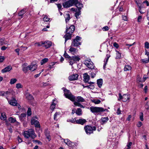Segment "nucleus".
Instances as JSON below:
<instances>
[{"label":"nucleus","instance_id":"ddd939ff","mask_svg":"<svg viewBox=\"0 0 149 149\" xmlns=\"http://www.w3.org/2000/svg\"><path fill=\"white\" fill-rule=\"evenodd\" d=\"M75 30L74 26L73 25H71L69 28L66 29V32L72 33Z\"/></svg>","mask_w":149,"mask_h":149},{"label":"nucleus","instance_id":"13d9d810","mask_svg":"<svg viewBox=\"0 0 149 149\" xmlns=\"http://www.w3.org/2000/svg\"><path fill=\"white\" fill-rule=\"evenodd\" d=\"M145 47L147 49L149 48V43L148 42H145Z\"/></svg>","mask_w":149,"mask_h":149},{"label":"nucleus","instance_id":"58836bf2","mask_svg":"<svg viewBox=\"0 0 149 149\" xmlns=\"http://www.w3.org/2000/svg\"><path fill=\"white\" fill-rule=\"evenodd\" d=\"M116 58L120 59L121 58V54L118 51H116Z\"/></svg>","mask_w":149,"mask_h":149},{"label":"nucleus","instance_id":"3c124183","mask_svg":"<svg viewBox=\"0 0 149 149\" xmlns=\"http://www.w3.org/2000/svg\"><path fill=\"white\" fill-rule=\"evenodd\" d=\"M76 120L75 118H72L69 120V121L67 120L68 121H70L73 123H76Z\"/></svg>","mask_w":149,"mask_h":149},{"label":"nucleus","instance_id":"1a4fd4ad","mask_svg":"<svg viewBox=\"0 0 149 149\" xmlns=\"http://www.w3.org/2000/svg\"><path fill=\"white\" fill-rule=\"evenodd\" d=\"M9 104L12 106H15L17 105V101L14 98H12L11 100H9L7 97L6 98Z\"/></svg>","mask_w":149,"mask_h":149},{"label":"nucleus","instance_id":"37998d69","mask_svg":"<svg viewBox=\"0 0 149 149\" xmlns=\"http://www.w3.org/2000/svg\"><path fill=\"white\" fill-rule=\"evenodd\" d=\"M25 13V10L24 9L21 10L19 13L18 15L19 16H22Z\"/></svg>","mask_w":149,"mask_h":149},{"label":"nucleus","instance_id":"f03ea898","mask_svg":"<svg viewBox=\"0 0 149 149\" xmlns=\"http://www.w3.org/2000/svg\"><path fill=\"white\" fill-rule=\"evenodd\" d=\"M62 89L64 92V94L66 97L68 98L72 101H74L75 97L69 91L65 89L64 88H63Z\"/></svg>","mask_w":149,"mask_h":149},{"label":"nucleus","instance_id":"a19ab883","mask_svg":"<svg viewBox=\"0 0 149 149\" xmlns=\"http://www.w3.org/2000/svg\"><path fill=\"white\" fill-rule=\"evenodd\" d=\"M23 86L21 83H18L16 85V87L17 89L22 88L23 87Z\"/></svg>","mask_w":149,"mask_h":149},{"label":"nucleus","instance_id":"412c9836","mask_svg":"<svg viewBox=\"0 0 149 149\" xmlns=\"http://www.w3.org/2000/svg\"><path fill=\"white\" fill-rule=\"evenodd\" d=\"M84 80L85 82H87L89 79V76L87 73H85L84 74Z\"/></svg>","mask_w":149,"mask_h":149},{"label":"nucleus","instance_id":"5fc2aeb1","mask_svg":"<svg viewBox=\"0 0 149 149\" xmlns=\"http://www.w3.org/2000/svg\"><path fill=\"white\" fill-rule=\"evenodd\" d=\"M132 142H130L128 143L127 145V148L126 149H130V147L132 145Z\"/></svg>","mask_w":149,"mask_h":149},{"label":"nucleus","instance_id":"393cba45","mask_svg":"<svg viewBox=\"0 0 149 149\" xmlns=\"http://www.w3.org/2000/svg\"><path fill=\"white\" fill-rule=\"evenodd\" d=\"M65 143L69 146H71L72 145V143L68 139L64 140Z\"/></svg>","mask_w":149,"mask_h":149},{"label":"nucleus","instance_id":"69168bd1","mask_svg":"<svg viewBox=\"0 0 149 149\" xmlns=\"http://www.w3.org/2000/svg\"><path fill=\"white\" fill-rule=\"evenodd\" d=\"M56 5L57 6L59 9L60 10L61 9L62 6L61 4H57Z\"/></svg>","mask_w":149,"mask_h":149},{"label":"nucleus","instance_id":"338daca9","mask_svg":"<svg viewBox=\"0 0 149 149\" xmlns=\"http://www.w3.org/2000/svg\"><path fill=\"white\" fill-rule=\"evenodd\" d=\"M5 95V92L3 91H0V96H4Z\"/></svg>","mask_w":149,"mask_h":149},{"label":"nucleus","instance_id":"a18cd8bd","mask_svg":"<svg viewBox=\"0 0 149 149\" xmlns=\"http://www.w3.org/2000/svg\"><path fill=\"white\" fill-rule=\"evenodd\" d=\"M50 18H48L46 15L43 17V20L44 22H47L49 21Z\"/></svg>","mask_w":149,"mask_h":149},{"label":"nucleus","instance_id":"052dcab7","mask_svg":"<svg viewBox=\"0 0 149 149\" xmlns=\"http://www.w3.org/2000/svg\"><path fill=\"white\" fill-rule=\"evenodd\" d=\"M109 27L107 26H104L102 28V29L104 31H108L109 30Z\"/></svg>","mask_w":149,"mask_h":149},{"label":"nucleus","instance_id":"c9c22d12","mask_svg":"<svg viewBox=\"0 0 149 149\" xmlns=\"http://www.w3.org/2000/svg\"><path fill=\"white\" fill-rule=\"evenodd\" d=\"M75 113L78 115H81L82 114L81 110L80 108H78L76 111Z\"/></svg>","mask_w":149,"mask_h":149},{"label":"nucleus","instance_id":"49530a36","mask_svg":"<svg viewBox=\"0 0 149 149\" xmlns=\"http://www.w3.org/2000/svg\"><path fill=\"white\" fill-rule=\"evenodd\" d=\"M31 114V111L30 108H29L27 111V115L28 116H30Z\"/></svg>","mask_w":149,"mask_h":149},{"label":"nucleus","instance_id":"f8f14e48","mask_svg":"<svg viewBox=\"0 0 149 149\" xmlns=\"http://www.w3.org/2000/svg\"><path fill=\"white\" fill-rule=\"evenodd\" d=\"M61 116V113L60 112H56L54 115V119L57 121Z\"/></svg>","mask_w":149,"mask_h":149},{"label":"nucleus","instance_id":"c03bdc74","mask_svg":"<svg viewBox=\"0 0 149 149\" xmlns=\"http://www.w3.org/2000/svg\"><path fill=\"white\" fill-rule=\"evenodd\" d=\"M26 98L28 100H31L33 99V96L30 94H28L26 96Z\"/></svg>","mask_w":149,"mask_h":149},{"label":"nucleus","instance_id":"2f4dec72","mask_svg":"<svg viewBox=\"0 0 149 149\" xmlns=\"http://www.w3.org/2000/svg\"><path fill=\"white\" fill-rule=\"evenodd\" d=\"M1 118L2 120H4L6 119V116L5 113H3L1 114Z\"/></svg>","mask_w":149,"mask_h":149},{"label":"nucleus","instance_id":"09e8293b","mask_svg":"<svg viewBox=\"0 0 149 149\" xmlns=\"http://www.w3.org/2000/svg\"><path fill=\"white\" fill-rule=\"evenodd\" d=\"M101 102L100 100H99L94 99V103L95 104H98Z\"/></svg>","mask_w":149,"mask_h":149},{"label":"nucleus","instance_id":"6e6552de","mask_svg":"<svg viewBox=\"0 0 149 149\" xmlns=\"http://www.w3.org/2000/svg\"><path fill=\"white\" fill-rule=\"evenodd\" d=\"M107 109H104L102 107H94V112L100 113L101 112L105 111Z\"/></svg>","mask_w":149,"mask_h":149},{"label":"nucleus","instance_id":"39448f33","mask_svg":"<svg viewBox=\"0 0 149 149\" xmlns=\"http://www.w3.org/2000/svg\"><path fill=\"white\" fill-rule=\"evenodd\" d=\"M119 99H118V100H121V99H122V101L124 102H125L129 100L130 96V95L128 94H125L123 95V96H122L120 94H119Z\"/></svg>","mask_w":149,"mask_h":149},{"label":"nucleus","instance_id":"b1692460","mask_svg":"<svg viewBox=\"0 0 149 149\" xmlns=\"http://www.w3.org/2000/svg\"><path fill=\"white\" fill-rule=\"evenodd\" d=\"M56 104V101L55 100H53L52 103L50 107V109L52 111L53 110L55 107V105Z\"/></svg>","mask_w":149,"mask_h":149},{"label":"nucleus","instance_id":"c756f323","mask_svg":"<svg viewBox=\"0 0 149 149\" xmlns=\"http://www.w3.org/2000/svg\"><path fill=\"white\" fill-rule=\"evenodd\" d=\"M109 120V118L107 117H104L102 118V123L103 124L106 123Z\"/></svg>","mask_w":149,"mask_h":149},{"label":"nucleus","instance_id":"e433bc0d","mask_svg":"<svg viewBox=\"0 0 149 149\" xmlns=\"http://www.w3.org/2000/svg\"><path fill=\"white\" fill-rule=\"evenodd\" d=\"M17 79L16 78H12L10 80V84L11 85L15 84L17 81Z\"/></svg>","mask_w":149,"mask_h":149},{"label":"nucleus","instance_id":"a878e982","mask_svg":"<svg viewBox=\"0 0 149 149\" xmlns=\"http://www.w3.org/2000/svg\"><path fill=\"white\" fill-rule=\"evenodd\" d=\"M132 68V67L130 65H125L124 67V71H130L131 70Z\"/></svg>","mask_w":149,"mask_h":149},{"label":"nucleus","instance_id":"603ef678","mask_svg":"<svg viewBox=\"0 0 149 149\" xmlns=\"http://www.w3.org/2000/svg\"><path fill=\"white\" fill-rule=\"evenodd\" d=\"M145 109L147 110L149 109V101L147 102L145 105Z\"/></svg>","mask_w":149,"mask_h":149},{"label":"nucleus","instance_id":"f257e3e1","mask_svg":"<svg viewBox=\"0 0 149 149\" xmlns=\"http://www.w3.org/2000/svg\"><path fill=\"white\" fill-rule=\"evenodd\" d=\"M23 135L25 138L26 139H28L29 137L34 139L36 136L34 130L32 129H29L27 131H24Z\"/></svg>","mask_w":149,"mask_h":149},{"label":"nucleus","instance_id":"f704fd0d","mask_svg":"<svg viewBox=\"0 0 149 149\" xmlns=\"http://www.w3.org/2000/svg\"><path fill=\"white\" fill-rule=\"evenodd\" d=\"M74 104L75 106H78L81 108H84V107L82 105L77 102H74Z\"/></svg>","mask_w":149,"mask_h":149},{"label":"nucleus","instance_id":"9d476101","mask_svg":"<svg viewBox=\"0 0 149 149\" xmlns=\"http://www.w3.org/2000/svg\"><path fill=\"white\" fill-rule=\"evenodd\" d=\"M78 75L77 74H73L68 77V79L70 81H74L77 80Z\"/></svg>","mask_w":149,"mask_h":149},{"label":"nucleus","instance_id":"7c9ffc66","mask_svg":"<svg viewBox=\"0 0 149 149\" xmlns=\"http://www.w3.org/2000/svg\"><path fill=\"white\" fill-rule=\"evenodd\" d=\"M72 58H73L75 62L79 61L80 59L79 57L78 56H72Z\"/></svg>","mask_w":149,"mask_h":149},{"label":"nucleus","instance_id":"ea45409f","mask_svg":"<svg viewBox=\"0 0 149 149\" xmlns=\"http://www.w3.org/2000/svg\"><path fill=\"white\" fill-rule=\"evenodd\" d=\"M8 120L9 121H10L11 123H14L15 122H16V120L15 118H14L12 117H10L8 119Z\"/></svg>","mask_w":149,"mask_h":149},{"label":"nucleus","instance_id":"72a5a7b5","mask_svg":"<svg viewBox=\"0 0 149 149\" xmlns=\"http://www.w3.org/2000/svg\"><path fill=\"white\" fill-rule=\"evenodd\" d=\"M68 60L69 61L70 64L72 65L74 63H75V62L73 58H72V57H71Z\"/></svg>","mask_w":149,"mask_h":149},{"label":"nucleus","instance_id":"aec40b11","mask_svg":"<svg viewBox=\"0 0 149 149\" xmlns=\"http://www.w3.org/2000/svg\"><path fill=\"white\" fill-rule=\"evenodd\" d=\"M86 122V120L85 119H80L76 120V123L83 125Z\"/></svg>","mask_w":149,"mask_h":149},{"label":"nucleus","instance_id":"4468645a","mask_svg":"<svg viewBox=\"0 0 149 149\" xmlns=\"http://www.w3.org/2000/svg\"><path fill=\"white\" fill-rule=\"evenodd\" d=\"M109 52L108 53V54L106 55V58L104 60V64L103 65V68L104 69H105V68H106V66L107 63L109 59V58L110 57V55L109 54Z\"/></svg>","mask_w":149,"mask_h":149},{"label":"nucleus","instance_id":"6ab92c4d","mask_svg":"<svg viewBox=\"0 0 149 149\" xmlns=\"http://www.w3.org/2000/svg\"><path fill=\"white\" fill-rule=\"evenodd\" d=\"M12 69V67L10 65H9L5 68L1 70L2 73L10 71Z\"/></svg>","mask_w":149,"mask_h":149},{"label":"nucleus","instance_id":"6e6d98bb","mask_svg":"<svg viewBox=\"0 0 149 149\" xmlns=\"http://www.w3.org/2000/svg\"><path fill=\"white\" fill-rule=\"evenodd\" d=\"M140 120L141 121H143V114L142 112H141L140 113Z\"/></svg>","mask_w":149,"mask_h":149},{"label":"nucleus","instance_id":"de8ad7c7","mask_svg":"<svg viewBox=\"0 0 149 149\" xmlns=\"http://www.w3.org/2000/svg\"><path fill=\"white\" fill-rule=\"evenodd\" d=\"M35 125V127H40V124H39V122L38 121H36V123H35L34 124Z\"/></svg>","mask_w":149,"mask_h":149},{"label":"nucleus","instance_id":"4d7b16f0","mask_svg":"<svg viewBox=\"0 0 149 149\" xmlns=\"http://www.w3.org/2000/svg\"><path fill=\"white\" fill-rule=\"evenodd\" d=\"M142 19V17L141 16H139L137 18V21L138 22H140Z\"/></svg>","mask_w":149,"mask_h":149},{"label":"nucleus","instance_id":"7ed1b4c3","mask_svg":"<svg viewBox=\"0 0 149 149\" xmlns=\"http://www.w3.org/2000/svg\"><path fill=\"white\" fill-rule=\"evenodd\" d=\"M36 44L38 46H43L45 47V48L47 49L52 45V43L50 41H46L45 42L42 41L37 42Z\"/></svg>","mask_w":149,"mask_h":149},{"label":"nucleus","instance_id":"a211bd4d","mask_svg":"<svg viewBox=\"0 0 149 149\" xmlns=\"http://www.w3.org/2000/svg\"><path fill=\"white\" fill-rule=\"evenodd\" d=\"M72 33L67 32V33L65 35L64 37L65 38V43L66 41L69 39H71Z\"/></svg>","mask_w":149,"mask_h":149},{"label":"nucleus","instance_id":"f3484780","mask_svg":"<svg viewBox=\"0 0 149 149\" xmlns=\"http://www.w3.org/2000/svg\"><path fill=\"white\" fill-rule=\"evenodd\" d=\"M22 70L25 73H26L29 70V65L27 66V63H24L22 65Z\"/></svg>","mask_w":149,"mask_h":149},{"label":"nucleus","instance_id":"5701e85b","mask_svg":"<svg viewBox=\"0 0 149 149\" xmlns=\"http://www.w3.org/2000/svg\"><path fill=\"white\" fill-rule=\"evenodd\" d=\"M97 84L99 88H101L103 84V80L102 79H98L97 80Z\"/></svg>","mask_w":149,"mask_h":149},{"label":"nucleus","instance_id":"dca6fc26","mask_svg":"<svg viewBox=\"0 0 149 149\" xmlns=\"http://www.w3.org/2000/svg\"><path fill=\"white\" fill-rule=\"evenodd\" d=\"M37 68V65L35 64H31L29 65V70L31 71H33L36 69Z\"/></svg>","mask_w":149,"mask_h":149},{"label":"nucleus","instance_id":"4be33fe9","mask_svg":"<svg viewBox=\"0 0 149 149\" xmlns=\"http://www.w3.org/2000/svg\"><path fill=\"white\" fill-rule=\"evenodd\" d=\"M71 45L70 47L69 51L73 54H76L77 52V50L76 49L72 47Z\"/></svg>","mask_w":149,"mask_h":149},{"label":"nucleus","instance_id":"9b49d317","mask_svg":"<svg viewBox=\"0 0 149 149\" xmlns=\"http://www.w3.org/2000/svg\"><path fill=\"white\" fill-rule=\"evenodd\" d=\"M91 62L89 60H86L84 62V64L89 68L92 69L93 68V65L91 64Z\"/></svg>","mask_w":149,"mask_h":149},{"label":"nucleus","instance_id":"c85d7f7f","mask_svg":"<svg viewBox=\"0 0 149 149\" xmlns=\"http://www.w3.org/2000/svg\"><path fill=\"white\" fill-rule=\"evenodd\" d=\"M136 3L137 4L139 9L143 8V7L142 6L143 4H142V2H141L140 1H136Z\"/></svg>","mask_w":149,"mask_h":149},{"label":"nucleus","instance_id":"423d86ee","mask_svg":"<svg viewBox=\"0 0 149 149\" xmlns=\"http://www.w3.org/2000/svg\"><path fill=\"white\" fill-rule=\"evenodd\" d=\"M80 39L81 38L80 37L78 36H76L75 38L72 42L71 45L73 46H77L80 45L81 44L79 42V40H80Z\"/></svg>","mask_w":149,"mask_h":149},{"label":"nucleus","instance_id":"2eb2a0df","mask_svg":"<svg viewBox=\"0 0 149 149\" xmlns=\"http://www.w3.org/2000/svg\"><path fill=\"white\" fill-rule=\"evenodd\" d=\"M76 2L74 3V5H75L76 7L78 8L79 10H80L83 7V5L81 3L79 2L78 0H77Z\"/></svg>","mask_w":149,"mask_h":149},{"label":"nucleus","instance_id":"0eeeda50","mask_svg":"<svg viewBox=\"0 0 149 149\" xmlns=\"http://www.w3.org/2000/svg\"><path fill=\"white\" fill-rule=\"evenodd\" d=\"M86 132L87 134L89 135L93 132V129L92 127L89 125H86L84 127Z\"/></svg>","mask_w":149,"mask_h":149},{"label":"nucleus","instance_id":"774afa93","mask_svg":"<svg viewBox=\"0 0 149 149\" xmlns=\"http://www.w3.org/2000/svg\"><path fill=\"white\" fill-rule=\"evenodd\" d=\"M145 55H146L148 56V58H149V52H148L146 50H145Z\"/></svg>","mask_w":149,"mask_h":149},{"label":"nucleus","instance_id":"bb28decb","mask_svg":"<svg viewBox=\"0 0 149 149\" xmlns=\"http://www.w3.org/2000/svg\"><path fill=\"white\" fill-rule=\"evenodd\" d=\"M26 113H23L21 114L19 116V118L20 120L23 121L24 120V119L26 117Z\"/></svg>","mask_w":149,"mask_h":149},{"label":"nucleus","instance_id":"0e129e2a","mask_svg":"<svg viewBox=\"0 0 149 149\" xmlns=\"http://www.w3.org/2000/svg\"><path fill=\"white\" fill-rule=\"evenodd\" d=\"M46 138L48 140V141H49L51 139V138L50 135L49 134L46 135Z\"/></svg>","mask_w":149,"mask_h":149},{"label":"nucleus","instance_id":"473e14b6","mask_svg":"<svg viewBox=\"0 0 149 149\" xmlns=\"http://www.w3.org/2000/svg\"><path fill=\"white\" fill-rule=\"evenodd\" d=\"M65 20L66 22H67L70 19V14L68 13L65 14Z\"/></svg>","mask_w":149,"mask_h":149},{"label":"nucleus","instance_id":"680f3d73","mask_svg":"<svg viewBox=\"0 0 149 149\" xmlns=\"http://www.w3.org/2000/svg\"><path fill=\"white\" fill-rule=\"evenodd\" d=\"M142 125V123L140 121H139L136 125L138 127H141Z\"/></svg>","mask_w":149,"mask_h":149},{"label":"nucleus","instance_id":"8fccbe9b","mask_svg":"<svg viewBox=\"0 0 149 149\" xmlns=\"http://www.w3.org/2000/svg\"><path fill=\"white\" fill-rule=\"evenodd\" d=\"M64 56L65 58H68L69 59L70 57L66 52V51H65V53L64 54Z\"/></svg>","mask_w":149,"mask_h":149},{"label":"nucleus","instance_id":"4c0bfd02","mask_svg":"<svg viewBox=\"0 0 149 149\" xmlns=\"http://www.w3.org/2000/svg\"><path fill=\"white\" fill-rule=\"evenodd\" d=\"M48 61V59L47 58H44L43 59H42L41 62L40 63L41 65H42L45 63L47 62Z\"/></svg>","mask_w":149,"mask_h":149},{"label":"nucleus","instance_id":"79ce46f5","mask_svg":"<svg viewBox=\"0 0 149 149\" xmlns=\"http://www.w3.org/2000/svg\"><path fill=\"white\" fill-rule=\"evenodd\" d=\"M142 62L143 63H146L149 62V58L147 59H144L141 60Z\"/></svg>","mask_w":149,"mask_h":149},{"label":"nucleus","instance_id":"864d4df0","mask_svg":"<svg viewBox=\"0 0 149 149\" xmlns=\"http://www.w3.org/2000/svg\"><path fill=\"white\" fill-rule=\"evenodd\" d=\"M37 120L35 119V118H33L31 120V124L32 125H33L35 123H36V121H37Z\"/></svg>","mask_w":149,"mask_h":149},{"label":"nucleus","instance_id":"cd10ccee","mask_svg":"<svg viewBox=\"0 0 149 149\" xmlns=\"http://www.w3.org/2000/svg\"><path fill=\"white\" fill-rule=\"evenodd\" d=\"M76 100L78 102H84V99L81 96H78L76 99Z\"/></svg>","mask_w":149,"mask_h":149},{"label":"nucleus","instance_id":"20e7f679","mask_svg":"<svg viewBox=\"0 0 149 149\" xmlns=\"http://www.w3.org/2000/svg\"><path fill=\"white\" fill-rule=\"evenodd\" d=\"M77 1V0H70L63 3V5L64 8H69L73 6L74 3L76 2Z\"/></svg>","mask_w":149,"mask_h":149},{"label":"nucleus","instance_id":"e2e57ef3","mask_svg":"<svg viewBox=\"0 0 149 149\" xmlns=\"http://www.w3.org/2000/svg\"><path fill=\"white\" fill-rule=\"evenodd\" d=\"M5 58L3 56H0V62H2L4 60Z\"/></svg>","mask_w":149,"mask_h":149},{"label":"nucleus","instance_id":"bf43d9fd","mask_svg":"<svg viewBox=\"0 0 149 149\" xmlns=\"http://www.w3.org/2000/svg\"><path fill=\"white\" fill-rule=\"evenodd\" d=\"M13 91L11 90L10 91H7L5 92V94L6 95H8L12 93Z\"/></svg>","mask_w":149,"mask_h":149}]
</instances>
